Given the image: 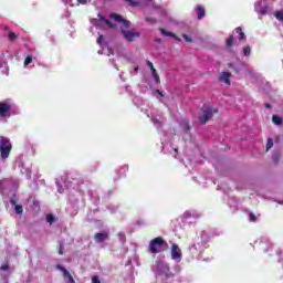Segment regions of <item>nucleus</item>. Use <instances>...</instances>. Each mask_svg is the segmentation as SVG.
Returning a JSON list of instances; mask_svg holds the SVG:
<instances>
[{
	"label": "nucleus",
	"instance_id": "nucleus-1",
	"mask_svg": "<svg viewBox=\"0 0 283 283\" xmlns=\"http://www.w3.org/2000/svg\"><path fill=\"white\" fill-rule=\"evenodd\" d=\"M153 272L156 275L157 283H174V273L169 269V263L165 258L158 259L153 265Z\"/></svg>",
	"mask_w": 283,
	"mask_h": 283
},
{
	"label": "nucleus",
	"instance_id": "nucleus-2",
	"mask_svg": "<svg viewBox=\"0 0 283 283\" xmlns=\"http://www.w3.org/2000/svg\"><path fill=\"white\" fill-rule=\"evenodd\" d=\"M111 19H113V21H116V23H122V25H120L122 34H123L124 39H126V41H134V39L140 36V34H138V32H136L134 30H127V28H129L132 22L124 20L123 17L114 13L111 15Z\"/></svg>",
	"mask_w": 283,
	"mask_h": 283
},
{
	"label": "nucleus",
	"instance_id": "nucleus-3",
	"mask_svg": "<svg viewBox=\"0 0 283 283\" xmlns=\"http://www.w3.org/2000/svg\"><path fill=\"white\" fill-rule=\"evenodd\" d=\"M167 250V241L160 237L153 239L148 244V253L154 255Z\"/></svg>",
	"mask_w": 283,
	"mask_h": 283
},
{
	"label": "nucleus",
	"instance_id": "nucleus-4",
	"mask_svg": "<svg viewBox=\"0 0 283 283\" xmlns=\"http://www.w3.org/2000/svg\"><path fill=\"white\" fill-rule=\"evenodd\" d=\"M76 182H78V180L73 179L72 181V177L70 175L66 177H61L60 179L56 180L59 193H63L65 189H74V187H76Z\"/></svg>",
	"mask_w": 283,
	"mask_h": 283
},
{
	"label": "nucleus",
	"instance_id": "nucleus-5",
	"mask_svg": "<svg viewBox=\"0 0 283 283\" xmlns=\"http://www.w3.org/2000/svg\"><path fill=\"white\" fill-rule=\"evenodd\" d=\"M10 151H12V144L10 139L6 137L0 138V158L6 161L10 158Z\"/></svg>",
	"mask_w": 283,
	"mask_h": 283
},
{
	"label": "nucleus",
	"instance_id": "nucleus-6",
	"mask_svg": "<svg viewBox=\"0 0 283 283\" xmlns=\"http://www.w3.org/2000/svg\"><path fill=\"white\" fill-rule=\"evenodd\" d=\"M161 145L164 154H171L174 158H178V148L171 144V138L167 139V136H164L161 138Z\"/></svg>",
	"mask_w": 283,
	"mask_h": 283
},
{
	"label": "nucleus",
	"instance_id": "nucleus-7",
	"mask_svg": "<svg viewBox=\"0 0 283 283\" xmlns=\"http://www.w3.org/2000/svg\"><path fill=\"white\" fill-rule=\"evenodd\" d=\"M209 242V237L207 232H202L201 237L196 238L195 243L191 245V251H202V249L207 248V243Z\"/></svg>",
	"mask_w": 283,
	"mask_h": 283
},
{
	"label": "nucleus",
	"instance_id": "nucleus-8",
	"mask_svg": "<svg viewBox=\"0 0 283 283\" xmlns=\"http://www.w3.org/2000/svg\"><path fill=\"white\" fill-rule=\"evenodd\" d=\"M254 11L259 17H264L265 14H271V12H273V6L262 4L261 1H258L254 3Z\"/></svg>",
	"mask_w": 283,
	"mask_h": 283
},
{
	"label": "nucleus",
	"instance_id": "nucleus-9",
	"mask_svg": "<svg viewBox=\"0 0 283 283\" xmlns=\"http://www.w3.org/2000/svg\"><path fill=\"white\" fill-rule=\"evenodd\" d=\"M91 23L95 28H114V24H112L109 20L105 19V17L101 14H98V19L91 20Z\"/></svg>",
	"mask_w": 283,
	"mask_h": 283
},
{
	"label": "nucleus",
	"instance_id": "nucleus-10",
	"mask_svg": "<svg viewBox=\"0 0 283 283\" xmlns=\"http://www.w3.org/2000/svg\"><path fill=\"white\" fill-rule=\"evenodd\" d=\"M218 109L211 108L209 106H203L202 108V115L199 117V120L202 125L207 123V120H210V118L216 114Z\"/></svg>",
	"mask_w": 283,
	"mask_h": 283
},
{
	"label": "nucleus",
	"instance_id": "nucleus-11",
	"mask_svg": "<svg viewBox=\"0 0 283 283\" xmlns=\"http://www.w3.org/2000/svg\"><path fill=\"white\" fill-rule=\"evenodd\" d=\"M170 254H171V260H174L175 262H181L182 250H180V247H178V244L175 243L171 245Z\"/></svg>",
	"mask_w": 283,
	"mask_h": 283
},
{
	"label": "nucleus",
	"instance_id": "nucleus-12",
	"mask_svg": "<svg viewBox=\"0 0 283 283\" xmlns=\"http://www.w3.org/2000/svg\"><path fill=\"white\" fill-rule=\"evenodd\" d=\"M146 114L157 129L163 127V116L153 113L149 114V112H146Z\"/></svg>",
	"mask_w": 283,
	"mask_h": 283
},
{
	"label": "nucleus",
	"instance_id": "nucleus-13",
	"mask_svg": "<svg viewBox=\"0 0 283 283\" xmlns=\"http://www.w3.org/2000/svg\"><path fill=\"white\" fill-rule=\"evenodd\" d=\"M0 72L1 74H8L9 67H8V59L6 57V54L0 53Z\"/></svg>",
	"mask_w": 283,
	"mask_h": 283
},
{
	"label": "nucleus",
	"instance_id": "nucleus-14",
	"mask_svg": "<svg viewBox=\"0 0 283 283\" xmlns=\"http://www.w3.org/2000/svg\"><path fill=\"white\" fill-rule=\"evenodd\" d=\"M11 108H12V105H10L8 103H0V116L2 118L10 116Z\"/></svg>",
	"mask_w": 283,
	"mask_h": 283
},
{
	"label": "nucleus",
	"instance_id": "nucleus-15",
	"mask_svg": "<svg viewBox=\"0 0 283 283\" xmlns=\"http://www.w3.org/2000/svg\"><path fill=\"white\" fill-rule=\"evenodd\" d=\"M219 82L224 83V85H231V73L221 72L219 75Z\"/></svg>",
	"mask_w": 283,
	"mask_h": 283
},
{
	"label": "nucleus",
	"instance_id": "nucleus-16",
	"mask_svg": "<svg viewBox=\"0 0 283 283\" xmlns=\"http://www.w3.org/2000/svg\"><path fill=\"white\" fill-rule=\"evenodd\" d=\"M59 269H60L61 272H63V277H64L66 283H76L74 281V277H72V274H70V272L67 270H65V268L59 266Z\"/></svg>",
	"mask_w": 283,
	"mask_h": 283
},
{
	"label": "nucleus",
	"instance_id": "nucleus-17",
	"mask_svg": "<svg viewBox=\"0 0 283 283\" xmlns=\"http://www.w3.org/2000/svg\"><path fill=\"white\" fill-rule=\"evenodd\" d=\"M107 238H109L108 232H99V233L95 234V242H97V244H101V242H105V240H107Z\"/></svg>",
	"mask_w": 283,
	"mask_h": 283
},
{
	"label": "nucleus",
	"instance_id": "nucleus-18",
	"mask_svg": "<svg viewBox=\"0 0 283 283\" xmlns=\"http://www.w3.org/2000/svg\"><path fill=\"white\" fill-rule=\"evenodd\" d=\"M259 249H261V251H264V253H269V250L273 249V244H271V242L269 241H261L259 243Z\"/></svg>",
	"mask_w": 283,
	"mask_h": 283
},
{
	"label": "nucleus",
	"instance_id": "nucleus-19",
	"mask_svg": "<svg viewBox=\"0 0 283 283\" xmlns=\"http://www.w3.org/2000/svg\"><path fill=\"white\" fill-rule=\"evenodd\" d=\"M149 70L151 71L153 78H155V83H160V77L158 76V73H156V69L154 67V63L147 61L146 62Z\"/></svg>",
	"mask_w": 283,
	"mask_h": 283
},
{
	"label": "nucleus",
	"instance_id": "nucleus-20",
	"mask_svg": "<svg viewBox=\"0 0 283 283\" xmlns=\"http://www.w3.org/2000/svg\"><path fill=\"white\" fill-rule=\"evenodd\" d=\"M36 57L32 56V55H27L23 62V67H34V65H32V61H35Z\"/></svg>",
	"mask_w": 283,
	"mask_h": 283
},
{
	"label": "nucleus",
	"instance_id": "nucleus-21",
	"mask_svg": "<svg viewBox=\"0 0 283 283\" xmlns=\"http://www.w3.org/2000/svg\"><path fill=\"white\" fill-rule=\"evenodd\" d=\"M157 12L161 14V17H166L168 19V23H176L174 19L167 17V10H165L163 7H157Z\"/></svg>",
	"mask_w": 283,
	"mask_h": 283
},
{
	"label": "nucleus",
	"instance_id": "nucleus-22",
	"mask_svg": "<svg viewBox=\"0 0 283 283\" xmlns=\"http://www.w3.org/2000/svg\"><path fill=\"white\" fill-rule=\"evenodd\" d=\"M196 11H197V19H199V21L205 19L206 12L202 6H197Z\"/></svg>",
	"mask_w": 283,
	"mask_h": 283
},
{
	"label": "nucleus",
	"instance_id": "nucleus-23",
	"mask_svg": "<svg viewBox=\"0 0 283 283\" xmlns=\"http://www.w3.org/2000/svg\"><path fill=\"white\" fill-rule=\"evenodd\" d=\"M233 34H235V36L239 39V41H244V39H247V35L242 31V28H237L234 30Z\"/></svg>",
	"mask_w": 283,
	"mask_h": 283
},
{
	"label": "nucleus",
	"instance_id": "nucleus-24",
	"mask_svg": "<svg viewBox=\"0 0 283 283\" xmlns=\"http://www.w3.org/2000/svg\"><path fill=\"white\" fill-rule=\"evenodd\" d=\"M159 31H160V34H163L164 36H171L176 41H180V38L176 36V34H174L172 32H169L165 29H159Z\"/></svg>",
	"mask_w": 283,
	"mask_h": 283
},
{
	"label": "nucleus",
	"instance_id": "nucleus-25",
	"mask_svg": "<svg viewBox=\"0 0 283 283\" xmlns=\"http://www.w3.org/2000/svg\"><path fill=\"white\" fill-rule=\"evenodd\" d=\"M200 216L196 214V212L193 211H186L184 213V218H186V220H189V218H199Z\"/></svg>",
	"mask_w": 283,
	"mask_h": 283
},
{
	"label": "nucleus",
	"instance_id": "nucleus-26",
	"mask_svg": "<svg viewBox=\"0 0 283 283\" xmlns=\"http://www.w3.org/2000/svg\"><path fill=\"white\" fill-rule=\"evenodd\" d=\"M272 123L274 125H282V117L277 116V115H273L272 116Z\"/></svg>",
	"mask_w": 283,
	"mask_h": 283
},
{
	"label": "nucleus",
	"instance_id": "nucleus-27",
	"mask_svg": "<svg viewBox=\"0 0 283 283\" xmlns=\"http://www.w3.org/2000/svg\"><path fill=\"white\" fill-rule=\"evenodd\" d=\"M181 127H182L184 132H189V129H191V126H189V122H187V120L181 122Z\"/></svg>",
	"mask_w": 283,
	"mask_h": 283
},
{
	"label": "nucleus",
	"instance_id": "nucleus-28",
	"mask_svg": "<svg viewBox=\"0 0 283 283\" xmlns=\"http://www.w3.org/2000/svg\"><path fill=\"white\" fill-rule=\"evenodd\" d=\"M229 207H232L233 209H235V207H238V201L235 200V198H230L228 201Z\"/></svg>",
	"mask_w": 283,
	"mask_h": 283
},
{
	"label": "nucleus",
	"instance_id": "nucleus-29",
	"mask_svg": "<svg viewBox=\"0 0 283 283\" xmlns=\"http://www.w3.org/2000/svg\"><path fill=\"white\" fill-rule=\"evenodd\" d=\"M243 56H251V46L247 45L243 48Z\"/></svg>",
	"mask_w": 283,
	"mask_h": 283
},
{
	"label": "nucleus",
	"instance_id": "nucleus-30",
	"mask_svg": "<svg viewBox=\"0 0 283 283\" xmlns=\"http://www.w3.org/2000/svg\"><path fill=\"white\" fill-rule=\"evenodd\" d=\"M14 211L15 213H18L19 216H21V213H23V206H14Z\"/></svg>",
	"mask_w": 283,
	"mask_h": 283
},
{
	"label": "nucleus",
	"instance_id": "nucleus-31",
	"mask_svg": "<svg viewBox=\"0 0 283 283\" xmlns=\"http://www.w3.org/2000/svg\"><path fill=\"white\" fill-rule=\"evenodd\" d=\"M55 220H56V218H54L53 214H48V216H46V222H48L49 224H52Z\"/></svg>",
	"mask_w": 283,
	"mask_h": 283
},
{
	"label": "nucleus",
	"instance_id": "nucleus-32",
	"mask_svg": "<svg viewBox=\"0 0 283 283\" xmlns=\"http://www.w3.org/2000/svg\"><path fill=\"white\" fill-rule=\"evenodd\" d=\"M8 39H9V41H17V35H15V33L12 32V31H10V32L8 33Z\"/></svg>",
	"mask_w": 283,
	"mask_h": 283
},
{
	"label": "nucleus",
	"instance_id": "nucleus-33",
	"mask_svg": "<svg viewBox=\"0 0 283 283\" xmlns=\"http://www.w3.org/2000/svg\"><path fill=\"white\" fill-rule=\"evenodd\" d=\"M126 1V3H129V6H132L133 8H136L137 6H139L138 1H134V0H124Z\"/></svg>",
	"mask_w": 283,
	"mask_h": 283
},
{
	"label": "nucleus",
	"instance_id": "nucleus-34",
	"mask_svg": "<svg viewBox=\"0 0 283 283\" xmlns=\"http://www.w3.org/2000/svg\"><path fill=\"white\" fill-rule=\"evenodd\" d=\"M273 148V139L272 138H269L268 139V143H266V151H269L270 149Z\"/></svg>",
	"mask_w": 283,
	"mask_h": 283
},
{
	"label": "nucleus",
	"instance_id": "nucleus-35",
	"mask_svg": "<svg viewBox=\"0 0 283 283\" xmlns=\"http://www.w3.org/2000/svg\"><path fill=\"white\" fill-rule=\"evenodd\" d=\"M119 171L122 175L127 174V171H129V166L128 165L122 166Z\"/></svg>",
	"mask_w": 283,
	"mask_h": 283
},
{
	"label": "nucleus",
	"instance_id": "nucleus-36",
	"mask_svg": "<svg viewBox=\"0 0 283 283\" xmlns=\"http://www.w3.org/2000/svg\"><path fill=\"white\" fill-rule=\"evenodd\" d=\"M249 220H250V222H258V217H255V214H253V212H250Z\"/></svg>",
	"mask_w": 283,
	"mask_h": 283
},
{
	"label": "nucleus",
	"instance_id": "nucleus-37",
	"mask_svg": "<svg viewBox=\"0 0 283 283\" xmlns=\"http://www.w3.org/2000/svg\"><path fill=\"white\" fill-rule=\"evenodd\" d=\"M62 3H64V6H70V8H74V3H72V0H62Z\"/></svg>",
	"mask_w": 283,
	"mask_h": 283
},
{
	"label": "nucleus",
	"instance_id": "nucleus-38",
	"mask_svg": "<svg viewBox=\"0 0 283 283\" xmlns=\"http://www.w3.org/2000/svg\"><path fill=\"white\" fill-rule=\"evenodd\" d=\"M231 45H233V35H231L228 40H227V46L231 48Z\"/></svg>",
	"mask_w": 283,
	"mask_h": 283
},
{
	"label": "nucleus",
	"instance_id": "nucleus-39",
	"mask_svg": "<svg viewBox=\"0 0 283 283\" xmlns=\"http://www.w3.org/2000/svg\"><path fill=\"white\" fill-rule=\"evenodd\" d=\"M80 6H86L90 0H76Z\"/></svg>",
	"mask_w": 283,
	"mask_h": 283
},
{
	"label": "nucleus",
	"instance_id": "nucleus-40",
	"mask_svg": "<svg viewBox=\"0 0 283 283\" xmlns=\"http://www.w3.org/2000/svg\"><path fill=\"white\" fill-rule=\"evenodd\" d=\"M184 39H185V41H187V43H191V41H192L191 38L187 34H184Z\"/></svg>",
	"mask_w": 283,
	"mask_h": 283
},
{
	"label": "nucleus",
	"instance_id": "nucleus-41",
	"mask_svg": "<svg viewBox=\"0 0 283 283\" xmlns=\"http://www.w3.org/2000/svg\"><path fill=\"white\" fill-rule=\"evenodd\" d=\"M92 283H101V280L98 279V276H93Z\"/></svg>",
	"mask_w": 283,
	"mask_h": 283
},
{
	"label": "nucleus",
	"instance_id": "nucleus-42",
	"mask_svg": "<svg viewBox=\"0 0 283 283\" xmlns=\"http://www.w3.org/2000/svg\"><path fill=\"white\" fill-rule=\"evenodd\" d=\"M97 45H103V35H99L97 39Z\"/></svg>",
	"mask_w": 283,
	"mask_h": 283
},
{
	"label": "nucleus",
	"instance_id": "nucleus-43",
	"mask_svg": "<svg viewBox=\"0 0 283 283\" xmlns=\"http://www.w3.org/2000/svg\"><path fill=\"white\" fill-rule=\"evenodd\" d=\"M107 209H108V211H112V213H114V211H116V209H118V208H116L114 206H108Z\"/></svg>",
	"mask_w": 283,
	"mask_h": 283
},
{
	"label": "nucleus",
	"instance_id": "nucleus-44",
	"mask_svg": "<svg viewBox=\"0 0 283 283\" xmlns=\"http://www.w3.org/2000/svg\"><path fill=\"white\" fill-rule=\"evenodd\" d=\"M9 265L8 264H3L0 266V271H8Z\"/></svg>",
	"mask_w": 283,
	"mask_h": 283
},
{
	"label": "nucleus",
	"instance_id": "nucleus-45",
	"mask_svg": "<svg viewBox=\"0 0 283 283\" xmlns=\"http://www.w3.org/2000/svg\"><path fill=\"white\" fill-rule=\"evenodd\" d=\"M118 238H119L120 241L123 242V240H125V233H124V232H119V233H118Z\"/></svg>",
	"mask_w": 283,
	"mask_h": 283
},
{
	"label": "nucleus",
	"instance_id": "nucleus-46",
	"mask_svg": "<svg viewBox=\"0 0 283 283\" xmlns=\"http://www.w3.org/2000/svg\"><path fill=\"white\" fill-rule=\"evenodd\" d=\"M228 67H231L234 72H238V69H235V66H233V64H229Z\"/></svg>",
	"mask_w": 283,
	"mask_h": 283
},
{
	"label": "nucleus",
	"instance_id": "nucleus-47",
	"mask_svg": "<svg viewBox=\"0 0 283 283\" xmlns=\"http://www.w3.org/2000/svg\"><path fill=\"white\" fill-rule=\"evenodd\" d=\"M6 182H8L6 179L0 181V189H2V185H6Z\"/></svg>",
	"mask_w": 283,
	"mask_h": 283
},
{
	"label": "nucleus",
	"instance_id": "nucleus-48",
	"mask_svg": "<svg viewBox=\"0 0 283 283\" xmlns=\"http://www.w3.org/2000/svg\"><path fill=\"white\" fill-rule=\"evenodd\" d=\"M137 224H139V226L145 224V220H138V221H137Z\"/></svg>",
	"mask_w": 283,
	"mask_h": 283
},
{
	"label": "nucleus",
	"instance_id": "nucleus-49",
	"mask_svg": "<svg viewBox=\"0 0 283 283\" xmlns=\"http://www.w3.org/2000/svg\"><path fill=\"white\" fill-rule=\"evenodd\" d=\"M0 283H9V282H8V279H2V280L0 281Z\"/></svg>",
	"mask_w": 283,
	"mask_h": 283
},
{
	"label": "nucleus",
	"instance_id": "nucleus-50",
	"mask_svg": "<svg viewBox=\"0 0 283 283\" xmlns=\"http://www.w3.org/2000/svg\"><path fill=\"white\" fill-rule=\"evenodd\" d=\"M273 161L277 163V157L275 155H273Z\"/></svg>",
	"mask_w": 283,
	"mask_h": 283
},
{
	"label": "nucleus",
	"instance_id": "nucleus-51",
	"mask_svg": "<svg viewBox=\"0 0 283 283\" xmlns=\"http://www.w3.org/2000/svg\"><path fill=\"white\" fill-rule=\"evenodd\" d=\"M111 63H113L114 67L118 70V66H116V63H114V61H111Z\"/></svg>",
	"mask_w": 283,
	"mask_h": 283
},
{
	"label": "nucleus",
	"instance_id": "nucleus-52",
	"mask_svg": "<svg viewBox=\"0 0 283 283\" xmlns=\"http://www.w3.org/2000/svg\"><path fill=\"white\" fill-rule=\"evenodd\" d=\"M134 72H135V74L138 73V66H136V67L134 69Z\"/></svg>",
	"mask_w": 283,
	"mask_h": 283
},
{
	"label": "nucleus",
	"instance_id": "nucleus-53",
	"mask_svg": "<svg viewBox=\"0 0 283 283\" xmlns=\"http://www.w3.org/2000/svg\"><path fill=\"white\" fill-rule=\"evenodd\" d=\"M265 107H266L268 109H271V104H266Z\"/></svg>",
	"mask_w": 283,
	"mask_h": 283
},
{
	"label": "nucleus",
	"instance_id": "nucleus-54",
	"mask_svg": "<svg viewBox=\"0 0 283 283\" xmlns=\"http://www.w3.org/2000/svg\"><path fill=\"white\" fill-rule=\"evenodd\" d=\"M59 253H60V255H63V250L60 249V250H59Z\"/></svg>",
	"mask_w": 283,
	"mask_h": 283
},
{
	"label": "nucleus",
	"instance_id": "nucleus-55",
	"mask_svg": "<svg viewBox=\"0 0 283 283\" xmlns=\"http://www.w3.org/2000/svg\"><path fill=\"white\" fill-rule=\"evenodd\" d=\"M65 17L70 18V11H67V12L65 13Z\"/></svg>",
	"mask_w": 283,
	"mask_h": 283
},
{
	"label": "nucleus",
	"instance_id": "nucleus-56",
	"mask_svg": "<svg viewBox=\"0 0 283 283\" xmlns=\"http://www.w3.org/2000/svg\"><path fill=\"white\" fill-rule=\"evenodd\" d=\"M157 94H159V96H163V92L160 91H157Z\"/></svg>",
	"mask_w": 283,
	"mask_h": 283
},
{
	"label": "nucleus",
	"instance_id": "nucleus-57",
	"mask_svg": "<svg viewBox=\"0 0 283 283\" xmlns=\"http://www.w3.org/2000/svg\"><path fill=\"white\" fill-rule=\"evenodd\" d=\"M97 54H103V50H99V51L97 52Z\"/></svg>",
	"mask_w": 283,
	"mask_h": 283
},
{
	"label": "nucleus",
	"instance_id": "nucleus-58",
	"mask_svg": "<svg viewBox=\"0 0 283 283\" xmlns=\"http://www.w3.org/2000/svg\"><path fill=\"white\" fill-rule=\"evenodd\" d=\"M109 54H114V52L109 51L108 56H109Z\"/></svg>",
	"mask_w": 283,
	"mask_h": 283
},
{
	"label": "nucleus",
	"instance_id": "nucleus-59",
	"mask_svg": "<svg viewBox=\"0 0 283 283\" xmlns=\"http://www.w3.org/2000/svg\"><path fill=\"white\" fill-rule=\"evenodd\" d=\"M148 3H151V0H146Z\"/></svg>",
	"mask_w": 283,
	"mask_h": 283
},
{
	"label": "nucleus",
	"instance_id": "nucleus-60",
	"mask_svg": "<svg viewBox=\"0 0 283 283\" xmlns=\"http://www.w3.org/2000/svg\"><path fill=\"white\" fill-rule=\"evenodd\" d=\"M119 78H123V74H119Z\"/></svg>",
	"mask_w": 283,
	"mask_h": 283
},
{
	"label": "nucleus",
	"instance_id": "nucleus-61",
	"mask_svg": "<svg viewBox=\"0 0 283 283\" xmlns=\"http://www.w3.org/2000/svg\"><path fill=\"white\" fill-rule=\"evenodd\" d=\"M11 205H14V200H11Z\"/></svg>",
	"mask_w": 283,
	"mask_h": 283
},
{
	"label": "nucleus",
	"instance_id": "nucleus-62",
	"mask_svg": "<svg viewBox=\"0 0 283 283\" xmlns=\"http://www.w3.org/2000/svg\"><path fill=\"white\" fill-rule=\"evenodd\" d=\"M157 41H158V43H160L161 40H160V39H157Z\"/></svg>",
	"mask_w": 283,
	"mask_h": 283
},
{
	"label": "nucleus",
	"instance_id": "nucleus-63",
	"mask_svg": "<svg viewBox=\"0 0 283 283\" xmlns=\"http://www.w3.org/2000/svg\"><path fill=\"white\" fill-rule=\"evenodd\" d=\"M146 21H149V18H147Z\"/></svg>",
	"mask_w": 283,
	"mask_h": 283
}]
</instances>
